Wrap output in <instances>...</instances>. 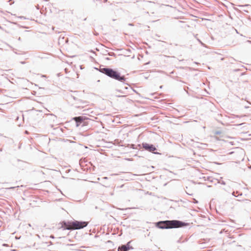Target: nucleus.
Here are the masks:
<instances>
[{
  "label": "nucleus",
  "instance_id": "nucleus-1",
  "mask_svg": "<svg viewBox=\"0 0 251 251\" xmlns=\"http://www.w3.org/2000/svg\"><path fill=\"white\" fill-rule=\"evenodd\" d=\"M156 226L160 229L182 227L188 225V223L179 220H166L156 223Z\"/></svg>",
  "mask_w": 251,
  "mask_h": 251
},
{
  "label": "nucleus",
  "instance_id": "nucleus-2",
  "mask_svg": "<svg viewBox=\"0 0 251 251\" xmlns=\"http://www.w3.org/2000/svg\"><path fill=\"white\" fill-rule=\"evenodd\" d=\"M100 72L112 79L122 82H124L126 79L124 75H121V74L119 72L112 68L107 67L100 68Z\"/></svg>",
  "mask_w": 251,
  "mask_h": 251
},
{
  "label": "nucleus",
  "instance_id": "nucleus-3",
  "mask_svg": "<svg viewBox=\"0 0 251 251\" xmlns=\"http://www.w3.org/2000/svg\"><path fill=\"white\" fill-rule=\"evenodd\" d=\"M88 225V222L84 221H74L67 224L64 222L62 227L66 229H79L86 227Z\"/></svg>",
  "mask_w": 251,
  "mask_h": 251
},
{
  "label": "nucleus",
  "instance_id": "nucleus-4",
  "mask_svg": "<svg viewBox=\"0 0 251 251\" xmlns=\"http://www.w3.org/2000/svg\"><path fill=\"white\" fill-rule=\"evenodd\" d=\"M86 119L85 117L78 116L75 117L73 118V120L75 122L76 126L77 127L81 126H85V120Z\"/></svg>",
  "mask_w": 251,
  "mask_h": 251
},
{
  "label": "nucleus",
  "instance_id": "nucleus-5",
  "mask_svg": "<svg viewBox=\"0 0 251 251\" xmlns=\"http://www.w3.org/2000/svg\"><path fill=\"white\" fill-rule=\"evenodd\" d=\"M143 148L148 151L153 152L154 154H158V152H155L154 151L156 150V147L152 144H150L147 143H142Z\"/></svg>",
  "mask_w": 251,
  "mask_h": 251
},
{
  "label": "nucleus",
  "instance_id": "nucleus-6",
  "mask_svg": "<svg viewBox=\"0 0 251 251\" xmlns=\"http://www.w3.org/2000/svg\"><path fill=\"white\" fill-rule=\"evenodd\" d=\"M131 241L128 242L126 245H123L118 247V251H127L130 249H133V248L131 246H130L129 244Z\"/></svg>",
  "mask_w": 251,
  "mask_h": 251
},
{
  "label": "nucleus",
  "instance_id": "nucleus-7",
  "mask_svg": "<svg viewBox=\"0 0 251 251\" xmlns=\"http://www.w3.org/2000/svg\"><path fill=\"white\" fill-rule=\"evenodd\" d=\"M197 40L199 42V43H201V44L203 46H205V45L199 39H197Z\"/></svg>",
  "mask_w": 251,
  "mask_h": 251
},
{
  "label": "nucleus",
  "instance_id": "nucleus-8",
  "mask_svg": "<svg viewBox=\"0 0 251 251\" xmlns=\"http://www.w3.org/2000/svg\"><path fill=\"white\" fill-rule=\"evenodd\" d=\"M197 40L199 42V43H201V44L203 46H205V45L199 39H197Z\"/></svg>",
  "mask_w": 251,
  "mask_h": 251
},
{
  "label": "nucleus",
  "instance_id": "nucleus-9",
  "mask_svg": "<svg viewBox=\"0 0 251 251\" xmlns=\"http://www.w3.org/2000/svg\"><path fill=\"white\" fill-rule=\"evenodd\" d=\"M108 55L109 56H113L115 55V53L114 52H109L108 53Z\"/></svg>",
  "mask_w": 251,
  "mask_h": 251
},
{
  "label": "nucleus",
  "instance_id": "nucleus-10",
  "mask_svg": "<svg viewBox=\"0 0 251 251\" xmlns=\"http://www.w3.org/2000/svg\"><path fill=\"white\" fill-rule=\"evenodd\" d=\"M220 133H221V132H220V131H216V134H220Z\"/></svg>",
  "mask_w": 251,
  "mask_h": 251
},
{
  "label": "nucleus",
  "instance_id": "nucleus-11",
  "mask_svg": "<svg viewBox=\"0 0 251 251\" xmlns=\"http://www.w3.org/2000/svg\"><path fill=\"white\" fill-rule=\"evenodd\" d=\"M15 188H16V187H11L9 188V189H14Z\"/></svg>",
  "mask_w": 251,
  "mask_h": 251
},
{
  "label": "nucleus",
  "instance_id": "nucleus-12",
  "mask_svg": "<svg viewBox=\"0 0 251 251\" xmlns=\"http://www.w3.org/2000/svg\"><path fill=\"white\" fill-rule=\"evenodd\" d=\"M106 60H109L110 59H109V58H108V57H106Z\"/></svg>",
  "mask_w": 251,
  "mask_h": 251
},
{
  "label": "nucleus",
  "instance_id": "nucleus-13",
  "mask_svg": "<svg viewBox=\"0 0 251 251\" xmlns=\"http://www.w3.org/2000/svg\"><path fill=\"white\" fill-rule=\"evenodd\" d=\"M233 195H234V196H235V197H236V195H235V192H234L233 193Z\"/></svg>",
  "mask_w": 251,
  "mask_h": 251
},
{
  "label": "nucleus",
  "instance_id": "nucleus-14",
  "mask_svg": "<svg viewBox=\"0 0 251 251\" xmlns=\"http://www.w3.org/2000/svg\"><path fill=\"white\" fill-rule=\"evenodd\" d=\"M197 34L195 36V38H197Z\"/></svg>",
  "mask_w": 251,
  "mask_h": 251
},
{
  "label": "nucleus",
  "instance_id": "nucleus-15",
  "mask_svg": "<svg viewBox=\"0 0 251 251\" xmlns=\"http://www.w3.org/2000/svg\"><path fill=\"white\" fill-rule=\"evenodd\" d=\"M233 153V152H230L229 153V154H232V153Z\"/></svg>",
  "mask_w": 251,
  "mask_h": 251
},
{
  "label": "nucleus",
  "instance_id": "nucleus-16",
  "mask_svg": "<svg viewBox=\"0 0 251 251\" xmlns=\"http://www.w3.org/2000/svg\"><path fill=\"white\" fill-rule=\"evenodd\" d=\"M3 246H6V244H3Z\"/></svg>",
  "mask_w": 251,
  "mask_h": 251
}]
</instances>
